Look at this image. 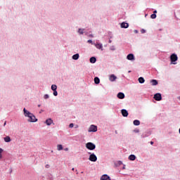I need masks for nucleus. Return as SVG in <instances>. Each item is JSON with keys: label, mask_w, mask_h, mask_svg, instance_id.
Masks as SVG:
<instances>
[{"label": "nucleus", "mask_w": 180, "mask_h": 180, "mask_svg": "<svg viewBox=\"0 0 180 180\" xmlns=\"http://www.w3.org/2000/svg\"><path fill=\"white\" fill-rule=\"evenodd\" d=\"M23 115L25 117H28L27 122L30 123H36L37 122V118L34 115L33 113L30 112L26 108H23Z\"/></svg>", "instance_id": "1"}, {"label": "nucleus", "mask_w": 180, "mask_h": 180, "mask_svg": "<svg viewBox=\"0 0 180 180\" xmlns=\"http://www.w3.org/2000/svg\"><path fill=\"white\" fill-rule=\"evenodd\" d=\"M170 61L171 64H173L174 65H176V61H178V56L176 53H172L170 56Z\"/></svg>", "instance_id": "2"}, {"label": "nucleus", "mask_w": 180, "mask_h": 180, "mask_svg": "<svg viewBox=\"0 0 180 180\" xmlns=\"http://www.w3.org/2000/svg\"><path fill=\"white\" fill-rule=\"evenodd\" d=\"M86 148H87V150H90V151H94V150L96 148V145L92 142H88L86 143Z\"/></svg>", "instance_id": "3"}, {"label": "nucleus", "mask_w": 180, "mask_h": 180, "mask_svg": "<svg viewBox=\"0 0 180 180\" xmlns=\"http://www.w3.org/2000/svg\"><path fill=\"white\" fill-rule=\"evenodd\" d=\"M88 154H89V160L91 162H96L98 161V157H96V155L95 153H91V152H89Z\"/></svg>", "instance_id": "4"}, {"label": "nucleus", "mask_w": 180, "mask_h": 180, "mask_svg": "<svg viewBox=\"0 0 180 180\" xmlns=\"http://www.w3.org/2000/svg\"><path fill=\"white\" fill-rule=\"evenodd\" d=\"M89 133H95L96 131H98V127L94 125V124H91L88 130Z\"/></svg>", "instance_id": "5"}, {"label": "nucleus", "mask_w": 180, "mask_h": 180, "mask_svg": "<svg viewBox=\"0 0 180 180\" xmlns=\"http://www.w3.org/2000/svg\"><path fill=\"white\" fill-rule=\"evenodd\" d=\"M153 98L155 99V101L160 102V101H162V96L161 95L160 93H157L154 94Z\"/></svg>", "instance_id": "6"}, {"label": "nucleus", "mask_w": 180, "mask_h": 180, "mask_svg": "<svg viewBox=\"0 0 180 180\" xmlns=\"http://www.w3.org/2000/svg\"><path fill=\"white\" fill-rule=\"evenodd\" d=\"M127 60H129V61H134V60H136V58L134 57V54L129 53L127 56Z\"/></svg>", "instance_id": "7"}, {"label": "nucleus", "mask_w": 180, "mask_h": 180, "mask_svg": "<svg viewBox=\"0 0 180 180\" xmlns=\"http://www.w3.org/2000/svg\"><path fill=\"white\" fill-rule=\"evenodd\" d=\"M94 46H95V47H96L98 50H103V44L101 43H94Z\"/></svg>", "instance_id": "8"}, {"label": "nucleus", "mask_w": 180, "mask_h": 180, "mask_svg": "<svg viewBox=\"0 0 180 180\" xmlns=\"http://www.w3.org/2000/svg\"><path fill=\"white\" fill-rule=\"evenodd\" d=\"M77 33L79 35H82L84 34H86V30H85V28H79L77 30Z\"/></svg>", "instance_id": "9"}, {"label": "nucleus", "mask_w": 180, "mask_h": 180, "mask_svg": "<svg viewBox=\"0 0 180 180\" xmlns=\"http://www.w3.org/2000/svg\"><path fill=\"white\" fill-rule=\"evenodd\" d=\"M116 79H117V77H116V75H110L109 76V81H110V82H115V81H116Z\"/></svg>", "instance_id": "10"}, {"label": "nucleus", "mask_w": 180, "mask_h": 180, "mask_svg": "<svg viewBox=\"0 0 180 180\" xmlns=\"http://www.w3.org/2000/svg\"><path fill=\"white\" fill-rule=\"evenodd\" d=\"M121 113L124 117H127V116H129V112H127L126 109H122Z\"/></svg>", "instance_id": "11"}, {"label": "nucleus", "mask_w": 180, "mask_h": 180, "mask_svg": "<svg viewBox=\"0 0 180 180\" xmlns=\"http://www.w3.org/2000/svg\"><path fill=\"white\" fill-rule=\"evenodd\" d=\"M100 180H111L110 176H109L108 174H103L101 176Z\"/></svg>", "instance_id": "12"}, {"label": "nucleus", "mask_w": 180, "mask_h": 180, "mask_svg": "<svg viewBox=\"0 0 180 180\" xmlns=\"http://www.w3.org/2000/svg\"><path fill=\"white\" fill-rule=\"evenodd\" d=\"M45 123L47 126H51V124H53V120H51V118H49L45 121Z\"/></svg>", "instance_id": "13"}, {"label": "nucleus", "mask_w": 180, "mask_h": 180, "mask_svg": "<svg viewBox=\"0 0 180 180\" xmlns=\"http://www.w3.org/2000/svg\"><path fill=\"white\" fill-rule=\"evenodd\" d=\"M120 26L122 29H127V27H129V23L123 22L121 23Z\"/></svg>", "instance_id": "14"}, {"label": "nucleus", "mask_w": 180, "mask_h": 180, "mask_svg": "<svg viewBox=\"0 0 180 180\" xmlns=\"http://www.w3.org/2000/svg\"><path fill=\"white\" fill-rule=\"evenodd\" d=\"M117 97L118 99H124V94L122 92L117 94Z\"/></svg>", "instance_id": "15"}, {"label": "nucleus", "mask_w": 180, "mask_h": 180, "mask_svg": "<svg viewBox=\"0 0 180 180\" xmlns=\"http://www.w3.org/2000/svg\"><path fill=\"white\" fill-rule=\"evenodd\" d=\"M89 61L91 64H95V63H96V58L95 56H93L90 58Z\"/></svg>", "instance_id": "16"}, {"label": "nucleus", "mask_w": 180, "mask_h": 180, "mask_svg": "<svg viewBox=\"0 0 180 180\" xmlns=\"http://www.w3.org/2000/svg\"><path fill=\"white\" fill-rule=\"evenodd\" d=\"M150 83L153 86H155V85H158V81H157V79H152L150 81Z\"/></svg>", "instance_id": "17"}, {"label": "nucleus", "mask_w": 180, "mask_h": 180, "mask_svg": "<svg viewBox=\"0 0 180 180\" xmlns=\"http://www.w3.org/2000/svg\"><path fill=\"white\" fill-rule=\"evenodd\" d=\"M72 60H78L79 58V53H76L72 56Z\"/></svg>", "instance_id": "18"}, {"label": "nucleus", "mask_w": 180, "mask_h": 180, "mask_svg": "<svg viewBox=\"0 0 180 180\" xmlns=\"http://www.w3.org/2000/svg\"><path fill=\"white\" fill-rule=\"evenodd\" d=\"M94 83L96 84V85L101 83V79H99V77H94Z\"/></svg>", "instance_id": "19"}, {"label": "nucleus", "mask_w": 180, "mask_h": 180, "mask_svg": "<svg viewBox=\"0 0 180 180\" xmlns=\"http://www.w3.org/2000/svg\"><path fill=\"white\" fill-rule=\"evenodd\" d=\"M4 140L6 143H11V136L4 137Z\"/></svg>", "instance_id": "20"}, {"label": "nucleus", "mask_w": 180, "mask_h": 180, "mask_svg": "<svg viewBox=\"0 0 180 180\" xmlns=\"http://www.w3.org/2000/svg\"><path fill=\"white\" fill-rule=\"evenodd\" d=\"M138 81L139 82V84H144V82H146V80L144 79V78L143 77H141L138 79Z\"/></svg>", "instance_id": "21"}, {"label": "nucleus", "mask_w": 180, "mask_h": 180, "mask_svg": "<svg viewBox=\"0 0 180 180\" xmlns=\"http://www.w3.org/2000/svg\"><path fill=\"white\" fill-rule=\"evenodd\" d=\"M128 159L129 161H134L136 160V156L134 155H130Z\"/></svg>", "instance_id": "22"}, {"label": "nucleus", "mask_w": 180, "mask_h": 180, "mask_svg": "<svg viewBox=\"0 0 180 180\" xmlns=\"http://www.w3.org/2000/svg\"><path fill=\"white\" fill-rule=\"evenodd\" d=\"M134 126H140V120H135L133 122Z\"/></svg>", "instance_id": "23"}, {"label": "nucleus", "mask_w": 180, "mask_h": 180, "mask_svg": "<svg viewBox=\"0 0 180 180\" xmlns=\"http://www.w3.org/2000/svg\"><path fill=\"white\" fill-rule=\"evenodd\" d=\"M51 89L52 91H57V85H56V84H52V85H51Z\"/></svg>", "instance_id": "24"}, {"label": "nucleus", "mask_w": 180, "mask_h": 180, "mask_svg": "<svg viewBox=\"0 0 180 180\" xmlns=\"http://www.w3.org/2000/svg\"><path fill=\"white\" fill-rule=\"evenodd\" d=\"M63 145H61V144H58V145H57V150H58V151H61V150H63Z\"/></svg>", "instance_id": "25"}, {"label": "nucleus", "mask_w": 180, "mask_h": 180, "mask_svg": "<svg viewBox=\"0 0 180 180\" xmlns=\"http://www.w3.org/2000/svg\"><path fill=\"white\" fill-rule=\"evenodd\" d=\"M53 96H57L58 95V92H57V90H53Z\"/></svg>", "instance_id": "26"}, {"label": "nucleus", "mask_w": 180, "mask_h": 180, "mask_svg": "<svg viewBox=\"0 0 180 180\" xmlns=\"http://www.w3.org/2000/svg\"><path fill=\"white\" fill-rule=\"evenodd\" d=\"M150 18H151V19H155V18H157V14H152L150 15Z\"/></svg>", "instance_id": "27"}, {"label": "nucleus", "mask_w": 180, "mask_h": 180, "mask_svg": "<svg viewBox=\"0 0 180 180\" xmlns=\"http://www.w3.org/2000/svg\"><path fill=\"white\" fill-rule=\"evenodd\" d=\"M117 165H123V162H122V160H118L117 162Z\"/></svg>", "instance_id": "28"}, {"label": "nucleus", "mask_w": 180, "mask_h": 180, "mask_svg": "<svg viewBox=\"0 0 180 180\" xmlns=\"http://www.w3.org/2000/svg\"><path fill=\"white\" fill-rule=\"evenodd\" d=\"M87 43H89L90 44H95V42H94V41H92V40L91 39H89L88 41H87Z\"/></svg>", "instance_id": "29"}, {"label": "nucleus", "mask_w": 180, "mask_h": 180, "mask_svg": "<svg viewBox=\"0 0 180 180\" xmlns=\"http://www.w3.org/2000/svg\"><path fill=\"white\" fill-rule=\"evenodd\" d=\"M2 153H4V149H2L1 148H0V158H2Z\"/></svg>", "instance_id": "30"}, {"label": "nucleus", "mask_w": 180, "mask_h": 180, "mask_svg": "<svg viewBox=\"0 0 180 180\" xmlns=\"http://www.w3.org/2000/svg\"><path fill=\"white\" fill-rule=\"evenodd\" d=\"M110 50H111L112 51H115V50H116V49L115 48V46H110Z\"/></svg>", "instance_id": "31"}, {"label": "nucleus", "mask_w": 180, "mask_h": 180, "mask_svg": "<svg viewBox=\"0 0 180 180\" xmlns=\"http://www.w3.org/2000/svg\"><path fill=\"white\" fill-rule=\"evenodd\" d=\"M49 98H50V96H49V94H45L44 96V98H45V99H49Z\"/></svg>", "instance_id": "32"}, {"label": "nucleus", "mask_w": 180, "mask_h": 180, "mask_svg": "<svg viewBox=\"0 0 180 180\" xmlns=\"http://www.w3.org/2000/svg\"><path fill=\"white\" fill-rule=\"evenodd\" d=\"M141 33H142V34H144V33H146V30L144 29L141 30Z\"/></svg>", "instance_id": "33"}, {"label": "nucleus", "mask_w": 180, "mask_h": 180, "mask_svg": "<svg viewBox=\"0 0 180 180\" xmlns=\"http://www.w3.org/2000/svg\"><path fill=\"white\" fill-rule=\"evenodd\" d=\"M69 127H70V129H72V127H74V124L70 123V124H69Z\"/></svg>", "instance_id": "34"}, {"label": "nucleus", "mask_w": 180, "mask_h": 180, "mask_svg": "<svg viewBox=\"0 0 180 180\" xmlns=\"http://www.w3.org/2000/svg\"><path fill=\"white\" fill-rule=\"evenodd\" d=\"M89 37L93 38L94 37V34H89Z\"/></svg>", "instance_id": "35"}, {"label": "nucleus", "mask_w": 180, "mask_h": 180, "mask_svg": "<svg viewBox=\"0 0 180 180\" xmlns=\"http://www.w3.org/2000/svg\"><path fill=\"white\" fill-rule=\"evenodd\" d=\"M140 131L139 129H134L135 133H139Z\"/></svg>", "instance_id": "36"}, {"label": "nucleus", "mask_w": 180, "mask_h": 180, "mask_svg": "<svg viewBox=\"0 0 180 180\" xmlns=\"http://www.w3.org/2000/svg\"><path fill=\"white\" fill-rule=\"evenodd\" d=\"M122 169H126V165H123Z\"/></svg>", "instance_id": "37"}, {"label": "nucleus", "mask_w": 180, "mask_h": 180, "mask_svg": "<svg viewBox=\"0 0 180 180\" xmlns=\"http://www.w3.org/2000/svg\"><path fill=\"white\" fill-rule=\"evenodd\" d=\"M134 32V33H136V34L139 33V31H138L137 30H135Z\"/></svg>", "instance_id": "38"}, {"label": "nucleus", "mask_w": 180, "mask_h": 180, "mask_svg": "<svg viewBox=\"0 0 180 180\" xmlns=\"http://www.w3.org/2000/svg\"><path fill=\"white\" fill-rule=\"evenodd\" d=\"M155 13H157V10H155V11H153V14L155 15Z\"/></svg>", "instance_id": "39"}, {"label": "nucleus", "mask_w": 180, "mask_h": 180, "mask_svg": "<svg viewBox=\"0 0 180 180\" xmlns=\"http://www.w3.org/2000/svg\"><path fill=\"white\" fill-rule=\"evenodd\" d=\"M65 151H68V148L64 149Z\"/></svg>", "instance_id": "40"}, {"label": "nucleus", "mask_w": 180, "mask_h": 180, "mask_svg": "<svg viewBox=\"0 0 180 180\" xmlns=\"http://www.w3.org/2000/svg\"><path fill=\"white\" fill-rule=\"evenodd\" d=\"M150 144H151V146H153V144H154V142L153 141H150Z\"/></svg>", "instance_id": "41"}, {"label": "nucleus", "mask_w": 180, "mask_h": 180, "mask_svg": "<svg viewBox=\"0 0 180 180\" xmlns=\"http://www.w3.org/2000/svg\"><path fill=\"white\" fill-rule=\"evenodd\" d=\"M4 126H6V122H4Z\"/></svg>", "instance_id": "42"}, {"label": "nucleus", "mask_w": 180, "mask_h": 180, "mask_svg": "<svg viewBox=\"0 0 180 180\" xmlns=\"http://www.w3.org/2000/svg\"><path fill=\"white\" fill-rule=\"evenodd\" d=\"M46 168H49V165H46Z\"/></svg>", "instance_id": "43"}, {"label": "nucleus", "mask_w": 180, "mask_h": 180, "mask_svg": "<svg viewBox=\"0 0 180 180\" xmlns=\"http://www.w3.org/2000/svg\"><path fill=\"white\" fill-rule=\"evenodd\" d=\"M41 105L40 104L38 105V108H40Z\"/></svg>", "instance_id": "44"}, {"label": "nucleus", "mask_w": 180, "mask_h": 180, "mask_svg": "<svg viewBox=\"0 0 180 180\" xmlns=\"http://www.w3.org/2000/svg\"><path fill=\"white\" fill-rule=\"evenodd\" d=\"M178 100H179V101H180V96H179V97H178Z\"/></svg>", "instance_id": "45"}, {"label": "nucleus", "mask_w": 180, "mask_h": 180, "mask_svg": "<svg viewBox=\"0 0 180 180\" xmlns=\"http://www.w3.org/2000/svg\"><path fill=\"white\" fill-rule=\"evenodd\" d=\"M109 43H112V41H111V40H110V41H109Z\"/></svg>", "instance_id": "46"}, {"label": "nucleus", "mask_w": 180, "mask_h": 180, "mask_svg": "<svg viewBox=\"0 0 180 180\" xmlns=\"http://www.w3.org/2000/svg\"><path fill=\"white\" fill-rule=\"evenodd\" d=\"M77 127H78V125H76L75 129H77Z\"/></svg>", "instance_id": "47"}, {"label": "nucleus", "mask_w": 180, "mask_h": 180, "mask_svg": "<svg viewBox=\"0 0 180 180\" xmlns=\"http://www.w3.org/2000/svg\"><path fill=\"white\" fill-rule=\"evenodd\" d=\"M72 171H74V168H72Z\"/></svg>", "instance_id": "48"}]
</instances>
